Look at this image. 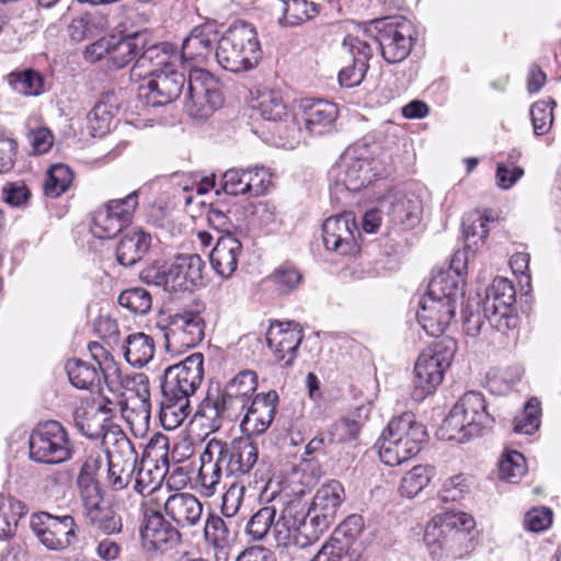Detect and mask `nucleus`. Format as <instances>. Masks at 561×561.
Returning <instances> with one entry per match:
<instances>
[{
  "instance_id": "obj_28",
  "label": "nucleus",
  "mask_w": 561,
  "mask_h": 561,
  "mask_svg": "<svg viewBox=\"0 0 561 561\" xmlns=\"http://www.w3.org/2000/svg\"><path fill=\"white\" fill-rule=\"evenodd\" d=\"M142 540L156 550L165 551L181 541L178 528L171 525L160 512L146 514L141 527Z\"/></svg>"
},
{
  "instance_id": "obj_10",
  "label": "nucleus",
  "mask_w": 561,
  "mask_h": 561,
  "mask_svg": "<svg viewBox=\"0 0 561 561\" xmlns=\"http://www.w3.org/2000/svg\"><path fill=\"white\" fill-rule=\"evenodd\" d=\"M455 350V342L451 339H444L420 354L414 366L411 390L413 400L423 401L436 390L453 362Z\"/></svg>"
},
{
  "instance_id": "obj_23",
  "label": "nucleus",
  "mask_w": 561,
  "mask_h": 561,
  "mask_svg": "<svg viewBox=\"0 0 561 561\" xmlns=\"http://www.w3.org/2000/svg\"><path fill=\"white\" fill-rule=\"evenodd\" d=\"M466 253L457 251L447 270H440L433 275L427 294L439 298V300H449V302L457 305L459 298L463 296L465 279L462 268H465Z\"/></svg>"
},
{
  "instance_id": "obj_62",
  "label": "nucleus",
  "mask_w": 561,
  "mask_h": 561,
  "mask_svg": "<svg viewBox=\"0 0 561 561\" xmlns=\"http://www.w3.org/2000/svg\"><path fill=\"white\" fill-rule=\"evenodd\" d=\"M360 425L358 422L350 419H341L334 422L328 431V442L330 444H343L355 440L358 436Z\"/></svg>"
},
{
  "instance_id": "obj_40",
  "label": "nucleus",
  "mask_w": 561,
  "mask_h": 561,
  "mask_svg": "<svg viewBox=\"0 0 561 561\" xmlns=\"http://www.w3.org/2000/svg\"><path fill=\"white\" fill-rule=\"evenodd\" d=\"M191 412L192 407L188 399L162 394L159 419L164 430L173 431L178 428L188 417Z\"/></svg>"
},
{
  "instance_id": "obj_49",
  "label": "nucleus",
  "mask_w": 561,
  "mask_h": 561,
  "mask_svg": "<svg viewBox=\"0 0 561 561\" xmlns=\"http://www.w3.org/2000/svg\"><path fill=\"white\" fill-rule=\"evenodd\" d=\"M434 476V468L431 466H414L401 479L400 493L407 497L417 495L431 481Z\"/></svg>"
},
{
  "instance_id": "obj_59",
  "label": "nucleus",
  "mask_w": 561,
  "mask_h": 561,
  "mask_svg": "<svg viewBox=\"0 0 561 561\" xmlns=\"http://www.w3.org/2000/svg\"><path fill=\"white\" fill-rule=\"evenodd\" d=\"M79 494L85 522L111 506L105 502L101 486L85 488L80 490Z\"/></svg>"
},
{
  "instance_id": "obj_48",
  "label": "nucleus",
  "mask_w": 561,
  "mask_h": 561,
  "mask_svg": "<svg viewBox=\"0 0 561 561\" xmlns=\"http://www.w3.org/2000/svg\"><path fill=\"white\" fill-rule=\"evenodd\" d=\"M72 180L73 173L68 165L62 163L54 164L47 171L44 194L47 197L56 198L69 188Z\"/></svg>"
},
{
  "instance_id": "obj_18",
  "label": "nucleus",
  "mask_w": 561,
  "mask_h": 561,
  "mask_svg": "<svg viewBox=\"0 0 561 561\" xmlns=\"http://www.w3.org/2000/svg\"><path fill=\"white\" fill-rule=\"evenodd\" d=\"M205 336V321L195 310H182L170 314L164 332L167 347L192 348Z\"/></svg>"
},
{
  "instance_id": "obj_47",
  "label": "nucleus",
  "mask_w": 561,
  "mask_h": 561,
  "mask_svg": "<svg viewBox=\"0 0 561 561\" xmlns=\"http://www.w3.org/2000/svg\"><path fill=\"white\" fill-rule=\"evenodd\" d=\"M282 3L283 21L296 25L312 19L319 13V4L307 0H278Z\"/></svg>"
},
{
  "instance_id": "obj_39",
  "label": "nucleus",
  "mask_w": 561,
  "mask_h": 561,
  "mask_svg": "<svg viewBox=\"0 0 561 561\" xmlns=\"http://www.w3.org/2000/svg\"><path fill=\"white\" fill-rule=\"evenodd\" d=\"M65 369L70 382L76 388L90 391L100 390L102 380L101 370L94 365L72 358L67 360Z\"/></svg>"
},
{
  "instance_id": "obj_30",
  "label": "nucleus",
  "mask_w": 561,
  "mask_h": 561,
  "mask_svg": "<svg viewBox=\"0 0 561 561\" xmlns=\"http://www.w3.org/2000/svg\"><path fill=\"white\" fill-rule=\"evenodd\" d=\"M257 388L256 373L245 369L237 374L229 380L220 391L228 408H230L236 416L240 415L244 407L254 398Z\"/></svg>"
},
{
  "instance_id": "obj_34",
  "label": "nucleus",
  "mask_w": 561,
  "mask_h": 561,
  "mask_svg": "<svg viewBox=\"0 0 561 561\" xmlns=\"http://www.w3.org/2000/svg\"><path fill=\"white\" fill-rule=\"evenodd\" d=\"M114 388L117 385H121L128 391L135 392L138 403L135 408L131 409V413L135 414V419L148 425L151 415V403H150V388H149V379L142 373H136L131 376H122L119 371V378L114 375Z\"/></svg>"
},
{
  "instance_id": "obj_7",
  "label": "nucleus",
  "mask_w": 561,
  "mask_h": 561,
  "mask_svg": "<svg viewBox=\"0 0 561 561\" xmlns=\"http://www.w3.org/2000/svg\"><path fill=\"white\" fill-rule=\"evenodd\" d=\"M261 57L257 33L250 23H233L218 41L216 59L228 71H249L257 66Z\"/></svg>"
},
{
  "instance_id": "obj_4",
  "label": "nucleus",
  "mask_w": 561,
  "mask_h": 561,
  "mask_svg": "<svg viewBox=\"0 0 561 561\" xmlns=\"http://www.w3.org/2000/svg\"><path fill=\"white\" fill-rule=\"evenodd\" d=\"M495 424V416L489 411L484 396L479 391H467L454 404L442 426V437L463 443L482 436Z\"/></svg>"
},
{
  "instance_id": "obj_57",
  "label": "nucleus",
  "mask_w": 561,
  "mask_h": 561,
  "mask_svg": "<svg viewBox=\"0 0 561 561\" xmlns=\"http://www.w3.org/2000/svg\"><path fill=\"white\" fill-rule=\"evenodd\" d=\"M556 102L538 101L530 107V117L533 123L534 133L537 136L546 135L550 131L553 123V107Z\"/></svg>"
},
{
  "instance_id": "obj_11",
  "label": "nucleus",
  "mask_w": 561,
  "mask_h": 561,
  "mask_svg": "<svg viewBox=\"0 0 561 561\" xmlns=\"http://www.w3.org/2000/svg\"><path fill=\"white\" fill-rule=\"evenodd\" d=\"M30 459L44 465H58L72 457L67 430L57 421L38 423L28 437Z\"/></svg>"
},
{
  "instance_id": "obj_63",
  "label": "nucleus",
  "mask_w": 561,
  "mask_h": 561,
  "mask_svg": "<svg viewBox=\"0 0 561 561\" xmlns=\"http://www.w3.org/2000/svg\"><path fill=\"white\" fill-rule=\"evenodd\" d=\"M112 118V112L107 104L103 102L96 103L87 116L92 135L102 136L107 133L110 130Z\"/></svg>"
},
{
  "instance_id": "obj_36",
  "label": "nucleus",
  "mask_w": 561,
  "mask_h": 561,
  "mask_svg": "<svg viewBox=\"0 0 561 561\" xmlns=\"http://www.w3.org/2000/svg\"><path fill=\"white\" fill-rule=\"evenodd\" d=\"M151 236L142 230H133L123 236L117 249L116 259L123 266H133L149 251Z\"/></svg>"
},
{
  "instance_id": "obj_24",
  "label": "nucleus",
  "mask_w": 561,
  "mask_h": 561,
  "mask_svg": "<svg viewBox=\"0 0 561 561\" xmlns=\"http://www.w3.org/2000/svg\"><path fill=\"white\" fill-rule=\"evenodd\" d=\"M456 308L449 300H439L426 293L419 301L416 319L427 335L439 336L455 318Z\"/></svg>"
},
{
  "instance_id": "obj_21",
  "label": "nucleus",
  "mask_w": 561,
  "mask_h": 561,
  "mask_svg": "<svg viewBox=\"0 0 561 561\" xmlns=\"http://www.w3.org/2000/svg\"><path fill=\"white\" fill-rule=\"evenodd\" d=\"M186 77L176 68L150 77L146 84L139 88V96L147 105L163 106L174 102L182 93Z\"/></svg>"
},
{
  "instance_id": "obj_54",
  "label": "nucleus",
  "mask_w": 561,
  "mask_h": 561,
  "mask_svg": "<svg viewBox=\"0 0 561 561\" xmlns=\"http://www.w3.org/2000/svg\"><path fill=\"white\" fill-rule=\"evenodd\" d=\"M526 473L525 457L516 450L507 451L500 461L499 476L510 483H517Z\"/></svg>"
},
{
  "instance_id": "obj_16",
  "label": "nucleus",
  "mask_w": 561,
  "mask_h": 561,
  "mask_svg": "<svg viewBox=\"0 0 561 561\" xmlns=\"http://www.w3.org/2000/svg\"><path fill=\"white\" fill-rule=\"evenodd\" d=\"M138 206V192L124 198L111 199L93 216L92 234L98 239H112L128 226Z\"/></svg>"
},
{
  "instance_id": "obj_37",
  "label": "nucleus",
  "mask_w": 561,
  "mask_h": 561,
  "mask_svg": "<svg viewBox=\"0 0 561 561\" xmlns=\"http://www.w3.org/2000/svg\"><path fill=\"white\" fill-rule=\"evenodd\" d=\"M204 537L208 545H210L216 553L218 561L228 559V551L234 540L227 523L218 515L209 514L205 526Z\"/></svg>"
},
{
  "instance_id": "obj_44",
  "label": "nucleus",
  "mask_w": 561,
  "mask_h": 561,
  "mask_svg": "<svg viewBox=\"0 0 561 561\" xmlns=\"http://www.w3.org/2000/svg\"><path fill=\"white\" fill-rule=\"evenodd\" d=\"M8 82L15 92L24 96H38L45 91V79L33 69L11 72Z\"/></svg>"
},
{
  "instance_id": "obj_14",
  "label": "nucleus",
  "mask_w": 561,
  "mask_h": 561,
  "mask_svg": "<svg viewBox=\"0 0 561 561\" xmlns=\"http://www.w3.org/2000/svg\"><path fill=\"white\" fill-rule=\"evenodd\" d=\"M204 379V356L194 353L179 364L164 369L161 382L162 394L188 399L196 393Z\"/></svg>"
},
{
  "instance_id": "obj_43",
  "label": "nucleus",
  "mask_w": 561,
  "mask_h": 561,
  "mask_svg": "<svg viewBox=\"0 0 561 561\" xmlns=\"http://www.w3.org/2000/svg\"><path fill=\"white\" fill-rule=\"evenodd\" d=\"M196 416L205 419L207 427L211 432H215L221 427L224 417H232L236 415L232 410L228 408L225 399L219 393L217 397L207 394V397L201 402Z\"/></svg>"
},
{
  "instance_id": "obj_31",
  "label": "nucleus",
  "mask_w": 561,
  "mask_h": 561,
  "mask_svg": "<svg viewBox=\"0 0 561 561\" xmlns=\"http://www.w3.org/2000/svg\"><path fill=\"white\" fill-rule=\"evenodd\" d=\"M138 463V455L127 442L126 449L107 456V482L110 486L119 491L125 489L133 480Z\"/></svg>"
},
{
  "instance_id": "obj_35",
  "label": "nucleus",
  "mask_w": 561,
  "mask_h": 561,
  "mask_svg": "<svg viewBox=\"0 0 561 561\" xmlns=\"http://www.w3.org/2000/svg\"><path fill=\"white\" fill-rule=\"evenodd\" d=\"M218 41L214 24L205 23L195 26L183 41L181 57L185 60H203L210 54L213 44Z\"/></svg>"
},
{
  "instance_id": "obj_29",
  "label": "nucleus",
  "mask_w": 561,
  "mask_h": 561,
  "mask_svg": "<svg viewBox=\"0 0 561 561\" xmlns=\"http://www.w3.org/2000/svg\"><path fill=\"white\" fill-rule=\"evenodd\" d=\"M516 291L512 282L504 277H495L486 289L483 311L490 321L493 318L508 319L514 312Z\"/></svg>"
},
{
  "instance_id": "obj_46",
  "label": "nucleus",
  "mask_w": 561,
  "mask_h": 561,
  "mask_svg": "<svg viewBox=\"0 0 561 561\" xmlns=\"http://www.w3.org/2000/svg\"><path fill=\"white\" fill-rule=\"evenodd\" d=\"M134 489L139 494H150L156 491L165 474V471L152 461H142L137 466Z\"/></svg>"
},
{
  "instance_id": "obj_55",
  "label": "nucleus",
  "mask_w": 561,
  "mask_h": 561,
  "mask_svg": "<svg viewBox=\"0 0 561 561\" xmlns=\"http://www.w3.org/2000/svg\"><path fill=\"white\" fill-rule=\"evenodd\" d=\"M24 506L18 501H8L0 505V540L15 534L19 518L24 515Z\"/></svg>"
},
{
  "instance_id": "obj_15",
  "label": "nucleus",
  "mask_w": 561,
  "mask_h": 561,
  "mask_svg": "<svg viewBox=\"0 0 561 561\" xmlns=\"http://www.w3.org/2000/svg\"><path fill=\"white\" fill-rule=\"evenodd\" d=\"M31 529L47 549L62 551L77 540V523L67 515H53L47 512L35 513L31 517Z\"/></svg>"
},
{
  "instance_id": "obj_22",
  "label": "nucleus",
  "mask_w": 561,
  "mask_h": 561,
  "mask_svg": "<svg viewBox=\"0 0 561 561\" xmlns=\"http://www.w3.org/2000/svg\"><path fill=\"white\" fill-rule=\"evenodd\" d=\"M278 404V393L275 390L261 392L244 407L241 431L248 436H260L271 426Z\"/></svg>"
},
{
  "instance_id": "obj_20",
  "label": "nucleus",
  "mask_w": 561,
  "mask_h": 561,
  "mask_svg": "<svg viewBox=\"0 0 561 561\" xmlns=\"http://www.w3.org/2000/svg\"><path fill=\"white\" fill-rule=\"evenodd\" d=\"M176 47L171 43H159L145 47L130 69L133 80L150 78L176 68Z\"/></svg>"
},
{
  "instance_id": "obj_17",
  "label": "nucleus",
  "mask_w": 561,
  "mask_h": 561,
  "mask_svg": "<svg viewBox=\"0 0 561 561\" xmlns=\"http://www.w3.org/2000/svg\"><path fill=\"white\" fill-rule=\"evenodd\" d=\"M345 501V490L340 481L331 480L321 485L310 504V518L316 530H309V538H319L336 519Z\"/></svg>"
},
{
  "instance_id": "obj_45",
  "label": "nucleus",
  "mask_w": 561,
  "mask_h": 561,
  "mask_svg": "<svg viewBox=\"0 0 561 561\" xmlns=\"http://www.w3.org/2000/svg\"><path fill=\"white\" fill-rule=\"evenodd\" d=\"M275 507L268 504L255 512L245 525V535L251 541L263 540L270 531L273 533L275 524Z\"/></svg>"
},
{
  "instance_id": "obj_64",
  "label": "nucleus",
  "mask_w": 561,
  "mask_h": 561,
  "mask_svg": "<svg viewBox=\"0 0 561 561\" xmlns=\"http://www.w3.org/2000/svg\"><path fill=\"white\" fill-rule=\"evenodd\" d=\"M207 221L210 227L218 232H222V234L232 233V229H234L230 210L226 204H210L207 211Z\"/></svg>"
},
{
  "instance_id": "obj_2",
  "label": "nucleus",
  "mask_w": 561,
  "mask_h": 561,
  "mask_svg": "<svg viewBox=\"0 0 561 561\" xmlns=\"http://www.w3.org/2000/svg\"><path fill=\"white\" fill-rule=\"evenodd\" d=\"M474 520L463 512L435 515L426 525L423 540L434 560L460 559L474 549Z\"/></svg>"
},
{
  "instance_id": "obj_52",
  "label": "nucleus",
  "mask_w": 561,
  "mask_h": 561,
  "mask_svg": "<svg viewBox=\"0 0 561 561\" xmlns=\"http://www.w3.org/2000/svg\"><path fill=\"white\" fill-rule=\"evenodd\" d=\"M364 528V519L360 515L353 514L346 517L333 531L329 540L335 539L334 546H341L343 552L359 536Z\"/></svg>"
},
{
  "instance_id": "obj_51",
  "label": "nucleus",
  "mask_w": 561,
  "mask_h": 561,
  "mask_svg": "<svg viewBox=\"0 0 561 561\" xmlns=\"http://www.w3.org/2000/svg\"><path fill=\"white\" fill-rule=\"evenodd\" d=\"M118 304L134 314L145 316L152 307L151 294L142 287H133L122 291Z\"/></svg>"
},
{
  "instance_id": "obj_38",
  "label": "nucleus",
  "mask_w": 561,
  "mask_h": 561,
  "mask_svg": "<svg viewBox=\"0 0 561 561\" xmlns=\"http://www.w3.org/2000/svg\"><path fill=\"white\" fill-rule=\"evenodd\" d=\"M421 214L422 202L414 195L397 198L389 211L392 222L405 230L414 228L420 222Z\"/></svg>"
},
{
  "instance_id": "obj_1",
  "label": "nucleus",
  "mask_w": 561,
  "mask_h": 561,
  "mask_svg": "<svg viewBox=\"0 0 561 561\" xmlns=\"http://www.w3.org/2000/svg\"><path fill=\"white\" fill-rule=\"evenodd\" d=\"M259 459V448L250 436L225 442L211 438L199 456L198 481L204 494L211 496L224 477L250 474Z\"/></svg>"
},
{
  "instance_id": "obj_19",
  "label": "nucleus",
  "mask_w": 561,
  "mask_h": 561,
  "mask_svg": "<svg viewBox=\"0 0 561 561\" xmlns=\"http://www.w3.org/2000/svg\"><path fill=\"white\" fill-rule=\"evenodd\" d=\"M356 234H359V230L353 213L329 217L322 226L324 247L341 255H350L357 251Z\"/></svg>"
},
{
  "instance_id": "obj_3",
  "label": "nucleus",
  "mask_w": 561,
  "mask_h": 561,
  "mask_svg": "<svg viewBox=\"0 0 561 561\" xmlns=\"http://www.w3.org/2000/svg\"><path fill=\"white\" fill-rule=\"evenodd\" d=\"M392 171V156L380 146L357 144L346 149L336 167V181L357 192Z\"/></svg>"
},
{
  "instance_id": "obj_13",
  "label": "nucleus",
  "mask_w": 561,
  "mask_h": 561,
  "mask_svg": "<svg viewBox=\"0 0 561 561\" xmlns=\"http://www.w3.org/2000/svg\"><path fill=\"white\" fill-rule=\"evenodd\" d=\"M218 80L205 69H193L187 79L184 108L191 117L205 119L222 105Z\"/></svg>"
},
{
  "instance_id": "obj_33",
  "label": "nucleus",
  "mask_w": 561,
  "mask_h": 561,
  "mask_svg": "<svg viewBox=\"0 0 561 561\" xmlns=\"http://www.w3.org/2000/svg\"><path fill=\"white\" fill-rule=\"evenodd\" d=\"M165 514L179 527L195 526L202 518L203 505L190 493H174L164 503Z\"/></svg>"
},
{
  "instance_id": "obj_27",
  "label": "nucleus",
  "mask_w": 561,
  "mask_h": 561,
  "mask_svg": "<svg viewBox=\"0 0 561 561\" xmlns=\"http://www.w3.org/2000/svg\"><path fill=\"white\" fill-rule=\"evenodd\" d=\"M343 47L353 57V66L345 67L339 72L341 85L352 88L362 82L368 69V61L373 56V49L366 39L347 35L343 41Z\"/></svg>"
},
{
  "instance_id": "obj_25",
  "label": "nucleus",
  "mask_w": 561,
  "mask_h": 561,
  "mask_svg": "<svg viewBox=\"0 0 561 561\" xmlns=\"http://www.w3.org/2000/svg\"><path fill=\"white\" fill-rule=\"evenodd\" d=\"M302 339V330L293 322L271 325L266 334V341L274 352L275 359L284 367L293 365Z\"/></svg>"
},
{
  "instance_id": "obj_56",
  "label": "nucleus",
  "mask_w": 561,
  "mask_h": 561,
  "mask_svg": "<svg viewBox=\"0 0 561 561\" xmlns=\"http://www.w3.org/2000/svg\"><path fill=\"white\" fill-rule=\"evenodd\" d=\"M87 524L107 536L117 535L123 530L122 516L113 505L87 520Z\"/></svg>"
},
{
  "instance_id": "obj_53",
  "label": "nucleus",
  "mask_w": 561,
  "mask_h": 561,
  "mask_svg": "<svg viewBox=\"0 0 561 561\" xmlns=\"http://www.w3.org/2000/svg\"><path fill=\"white\" fill-rule=\"evenodd\" d=\"M89 351L93 359L98 363L105 383L111 390H113L115 383L114 375L119 378V367L114 362L110 352L106 351L99 342L89 343Z\"/></svg>"
},
{
  "instance_id": "obj_50",
  "label": "nucleus",
  "mask_w": 561,
  "mask_h": 561,
  "mask_svg": "<svg viewBox=\"0 0 561 561\" xmlns=\"http://www.w3.org/2000/svg\"><path fill=\"white\" fill-rule=\"evenodd\" d=\"M257 110L264 119L271 122H282L288 115L280 92L274 90H264L259 94Z\"/></svg>"
},
{
  "instance_id": "obj_61",
  "label": "nucleus",
  "mask_w": 561,
  "mask_h": 561,
  "mask_svg": "<svg viewBox=\"0 0 561 561\" xmlns=\"http://www.w3.org/2000/svg\"><path fill=\"white\" fill-rule=\"evenodd\" d=\"M270 279L280 294H288L297 288L302 279V275L295 266L283 264L274 271Z\"/></svg>"
},
{
  "instance_id": "obj_58",
  "label": "nucleus",
  "mask_w": 561,
  "mask_h": 561,
  "mask_svg": "<svg viewBox=\"0 0 561 561\" xmlns=\"http://www.w3.org/2000/svg\"><path fill=\"white\" fill-rule=\"evenodd\" d=\"M540 402L531 398L526 404L524 412L514 420V432L518 434L531 435L540 424Z\"/></svg>"
},
{
  "instance_id": "obj_26",
  "label": "nucleus",
  "mask_w": 561,
  "mask_h": 561,
  "mask_svg": "<svg viewBox=\"0 0 561 561\" xmlns=\"http://www.w3.org/2000/svg\"><path fill=\"white\" fill-rule=\"evenodd\" d=\"M305 127L311 135L322 136L334 129L337 106L322 99H305L300 103Z\"/></svg>"
},
{
  "instance_id": "obj_6",
  "label": "nucleus",
  "mask_w": 561,
  "mask_h": 561,
  "mask_svg": "<svg viewBox=\"0 0 561 561\" xmlns=\"http://www.w3.org/2000/svg\"><path fill=\"white\" fill-rule=\"evenodd\" d=\"M426 438L425 426L416 421L412 412H404L391 419L382 432L379 458L390 467L401 465L421 451Z\"/></svg>"
},
{
  "instance_id": "obj_5",
  "label": "nucleus",
  "mask_w": 561,
  "mask_h": 561,
  "mask_svg": "<svg viewBox=\"0 0 561 561\" xmlns=\"http://www.w3.org/2000/svg\"><path fill=\"white\" fill-rule=\"evenodd\" d=\"M275 507V516L279 513L273 528V538L278 547L306 548L319 538H309V530H316L310 518V506L300 496L288 492L272 493L270 497Z\"/></svg>"
},
{
  "instance_id": "obj_42",
  "label": "nucleus",
  "mask_w": 561,
  "mask_h": 561,
  "mask_svg": "<svg viewBox=\"0 0 561 561\" xmlns=\"http://www.w3.org/2000/svg\"><path fill=\"white\" fill-rule=\"evenodd\" d=\"M490 217L480 211L467 214L462 220V232L466 241V248L477 251L484 244L489 229Z\"/></svg>"
},
{
  "instance_id": "obj_41",
  "label": "nucleus",
  "mask_w": 561,
  "mask_h": 561,
  "mask_svg": "<svg viewBox=\"0 0 561 561\" xmlns=\"http://www.w3.org/2000/svg\"><path fill=\"white\" fill-rule=\"evenodd\" d=\"M124 355L131 366L144 367L153 358V339L142 332L128 335Z\"/></svg>"
},
{
  "instance_id": "obj_32",
  "label": "nucleus",
  "mask_w": 561,
  "mask_h": 561,
  "mask_svg": "<svg viewBox=\"0 0 561 561\" xmlns=\"http://www.w3.org/2000/svg\"><path fill=\"white\" fill-rule=\"evenodd\" d=\"M242 253V243L232 233L221 234L210 253V264L215 272L229 278L237 270Z\"/></svg>"
},
{
  "instance_id": "obj_60",
  "label": "nucleus",
  "mask_w": 561,
  "mask_h": 561,
  "mask_svg": "<svg viewBox=\"0 0 561 561\" xmlns=\"http://www.w3.org/2000/svg\"><path fill=\"white\" fill-rule=\"evenodd\" d=\"M249 172L247 169L231 168L221 178V188L229 195H249L251 184L247 182Z\"/></svg>"
},
{
  "instance_id": "obj_8",
  "label": "nucleus",
  "mask_w": 561,
  "mask_h": 561,
  "mask_svg": "<svg viewBox=\"0 0 561 561\" xmlns=\"http://www.w3.org/2000/svg\"><path fill=\"white\" fill-rule=\"evenodd\" d=\"M364 33L377 43L380 55L388 64L403 61L417 39L414 24L401 15L373 20Z\"/></svg>"
},
{
  "instance_id": "obj_12",
  "label": "nucleus",
  "mask_w": 561,
  "mask_h": 561,
  "mask_svg": "<svg viewBox=\"0 0 561 561\" xmlns=\"http://www.w3.org/2000/svg\"><path fill=\"white\" fill-rule=\"evenodd\" d=\"M146 46L147 36L144 33L136 32L125 36L110 35L87 46L84 58L91 62L105 58L111 67L121 69L133 60L136 61Z\"/></svg>"
},
{
  "instance_id": "obj_9",
  "label": "nucleus",
  "mask_w": 561,
  "mask_h": 561,
  "mask_svg": "<svg viewBox=\"0 0 561 561\" xmlns=\"http://www.w3.org/2000/svg\"><path fill=\"white\" fill-rule=\"evenodd\" d=\"M205 262L201 255H176L169 264L151 265L141 273L147 284L162 287L169 293L187 291L204 285Z\"/></svg>"
}]
</instances>
